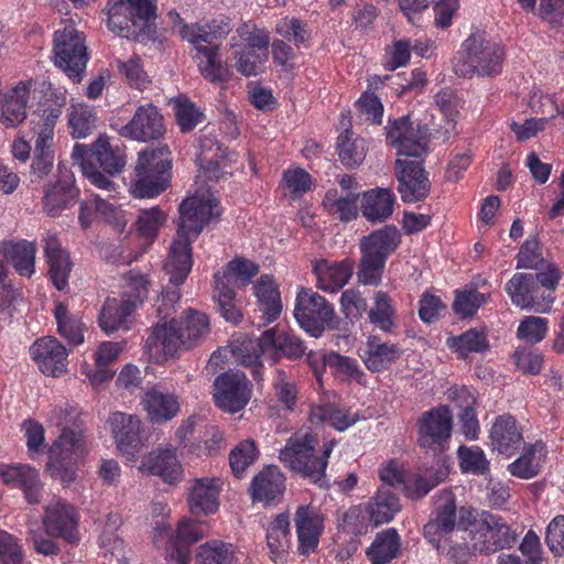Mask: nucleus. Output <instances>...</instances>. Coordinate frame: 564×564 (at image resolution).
<instances>
[{
  "label": "nucleus",
  "mask_w": 564,
  "mask_h": 564,
  "mask_svg": "<svg viewBox=\"0 0 564 564\" xmlns=\"http://www.w3.org/2000/svg\"><path fill=\"white\" fill-rule=\"evenodd\" d=\"M31 83H19L1 101L0 122L7 128H14L26 118Z\"/></svg>",
  "instance_id": "nucleus-36"
},
{
  "label": "nucleus",
  "mask_w": 564,
  "mask_h": 564,
  "mask_svg": "<svg viewBox=\"0 0 564 564\" xmlns=\"http://www.w3.org/2000/svg\"><path fill=\"white\" fill-rule=\"evenodd\" d=\"M458 55L454 72L460 77L494 76L501 69L502 50L481 32L470 34Z\"/></svg>",
  "instance_id": "nucleus-9"
},
{
  "label": "nucleus",
  "mask_w": 564,
  "mask_h": 564,
  "mask_svg": "<svg viewBox=\"0 0 564 564\" xmlns=\"http://www.w3.org/2000/svg\"><path fill=\"white\" fill-rule=\"evenodd\" d=\"M142 404L149 420L154 424H162L175 417L180 411L177 395L164 393L155 388L145 391Z\"/></svg>",
  "instance_id": "nucleus-33"
},
{
  "label": "nucleus",
  "mask_w": 564,
  "mask_h": 564,
  "mask_svg": "<svg viewBox=\"0 0 564 564\" xmlns=\"http://www.w3.org/2000/svg\"><path fill=\"white\" fill-rule=\"evenodd\" d=\"M394 195L389 188L377 187L365 192L360 210L362 216L371 223H383L393 213Z\"/></svg>",
  "instance_id": "nucleus-37"
},
{
  "label": "nucleus",
  "mask_w": 564,
  "mask_h": 564,
  "mask_svg": "<svg viewBox=\"0 0 564 564\" xmlns=\"http://www.w3.org/2000/svg\"><path fill=\"white\" fill-rule=\"evenodd\" d=\"M72 158L94 185L106 191L112 189L113 183L98 169L113 176L126 165L124 153L119 148H112L105 137H99L90 147L75 144Z\"/></svg>",
  "instance_id": "nucleus-3"
},
{
  "label": "nucleus",
  "mask_w": 564,
  "mask_h": 564,
  "mask_svg": "<svg viewBox=\"0 0 564 564\" xmlns=\"http://www.w3.org/2000/svg\"><path fill=\"white\" fill-rule=\"evenodd\" d=\"M31 355L46 376L58 377L66 370V348L54 337H44L31 346Z\"/></svg>",
  "instance_id": "nucleus-20"
},
{
  "label": "nucleus",
  "mask_w": 564,
  "mask_h": 564,
  "mask_svg": "<svg viewBox=\"0 0 564 564\" xmlns=\"http://www.w3.org/2000/svg\"><path fill=\"white\" fill-rule=\"evenodd\" d=\"M448 346L460 357H467L471 352L482 354L489 349L487 335L481 329L471 328L448 339Z\"/></svg>",
  "instance_id": "nucleus-48"
},
{
  "label": "nucleus",
  "mask_w": 564,
  "mask_h": 564,
  "mask_svg": "<svg viewBox=\"0 0 564 564\" xmlns=\"http://www.w3.org/2000/svg\"><path fill=\"white\" fill-rule=\"evenodd\" d=\"M322 518L310 506H300L295 513L299 552L308 555L318 545L322 531Z\"/></svg>",
  "instance_id": "nucleus-28"
},
{
  "label": "nucleus",
  "mask_w": 564,
  "mask_h": 564,
  "mask_svg": "<svg viewBox=\"0 0 564 564\" xmlns=\"http://www.w3.org/2000/svg\"><path fill=\"white\" fill-rule=\"evenodd\" d=\"M477 285L478 284H475L455 291L453 310L463 318L473 316L490 297V294L479 293L477 291Z\"/></svg>",
  "instance_id": "nucleus-52"
},
{
  "label": "nucleus",
  "mask_w": 564,
  "mask_h": 564,
  "mask_svg": "<svg viewBox=\"0 0 564 564\" xmlns=\"http://www.w3.org/2000/svg\"><path fill=\"white\" fill-rule=\"evenodd\" d=\"M312 420L326 422L338 431H344L358 421L357 414H349L332 404L321 405L312 411Z\"/></svg>",
  "instance_id": "nucleus-54"
},
{
  "label": "nucleus",
  "mask_w": 564,
  "mask_h": 564,
  "mask_svg": "<svg viewBox=\"0 0 564 564\" xmlns=\"http://www.w3.org/2000/svg\"><path fill=\"white\" fill-rule=\"evenodd\" d=\"M232 354L239 364L253 367L252 375L254 379H261L260 357L263 356V354L260 347V337L257 339L247 338L242 340L239 345L234 347Z\"/></svg>",
  "instance_id": "nucleus-53"
},
{
  "label": "nucleus",
  "mask_w": 564,
  "mask_h": 564,
  "mask_svg": "<svg viewBox=\"0 0 564 564\" xmlns=\"http://www.w3.org/2000/svg\"><path fill=\"white\" fill-rule=\"evenodd\" d=\"M165 133L163 116L152 104L140 106L132 119L120 129V134L132 140L148 142Z\"/></svg>",
  "instance_id": "nucleus-17"
},
{
  "label": "nucleus",
  "mask_w": 564,
  "mask_h": 564,
  "mask_svg": "<svg viewBox=\"0 0 564 564\" xmlns=\"http://www.w3.org/2000/svg\"><path fill=\"white\" fill-rule=\"evenodd\" d=\"M197 52L202 53L206 58L198 64L203 77L206 80L223 87L229 80L231 72L226 64L221 63V61L217 58L218 47L206 46L203 50H197Z\"/></svg>",
  "instance_id": "nucleus-44"
},
{
  "label": "nucleus",
  "mask_w": 564,
  "mask_h": 564,
  "mask_svg": "<svg viewBox=\"0 0 564 564\" xmlns=\"http://www.w3.org/2000/svg\"><path fill=\"white\" fill-rule=\"evenodd\" d=\"M54 64L75 83H80L88 62L87 46L83 33L67 25L54 35Z\"/></svg>",
  "instance_id": "nucleus-12"
},
{
  "label": "nucleus",
  "mask_w": 564,
  "mask_h": 564,
  "mask_svg": "<svg viewBox=\"0 0 564 564\" xmlns=\"http://www.w3.org/2000/svg\"><path fill=\"white\" fill-rule=\"evenodd\" d=\"M334 316V308L324 296L301 288L296 294L294 317L304 330L319 337L326 327L336 328Z\"/></svg>",
  "instance_id": "nucleus-13"
},
{
  "label": "nucleus",
  "mask_w": 564,
  "mask_h": 564,
  "mask_svg": "<svg viewBox=\"0 0 564 564\" xmlns=\"http://www.w3.org/2000/svg\"><path fill=\"white\" fill-rule=\"evenodd\" d=\"M231 31L229 21L220 20L206 24H183L180 29V35L192 43L196 50H203L206 46H217L216 41L225 37Z\"/></svg>",
  "instance_id": "nucleus-34"
},
{
  "label": "nucleus",
  "mask_w": 564,
  "mask_h": 564,
  "mask_svg": "<svg viewBox=\"0 0 564 564\" xmlns=\"http://www.w3.org/2000/svg\"><path fill=\"white\" fill-rule=\"evenodd\" d=\"M55 318L58 333L69 344L79 345L84 341V324L78 317L69 314L65 304L58 303L56 305Z\"/></svg>",
  "instance_id": "nucleus-50"
},
{
  "label": "nucleus",
  "mask_w": 564,
  "mask_h": 564,
  "mask_svg": "<svg viewBox=\"0 0 564 564\" xmlns=\"http://www.w3.org/2000/svg\"><path fill=\"white\" fill-rule=\"evenodd\" d=\"M490 440L494 448L507 456H513L520 449H525L521 430L511 415H500L496 419L491 427Z\"/></svg>",
  "instance_id": "nucleus-22"
},
{
  "label": "nucleus",
  "mask_w": 564,
  "mask_h": 564,
  "mask_svg": "<svg viewBox=\"0 0 564 564\" xmlns=\"http://www.w3.org/2000/svg\"><path fill=\"white\" fill-rule=\"evenodd\" d=\"M352 270V263L349 261L328 263L326 260H321L314 265L317 285L326 292L341 289L351 278Z\"/></svg>",
  "instance_id": "nucleus-39"
},
{
  "label": "nucleus",
  "mask_w": 564,
  "mask_h": 564,
  "mask_svg": "<svg viewBox=\"0 0 564 564\" xmlns=\"http://www.w3.org/2000/svg\"><path fill=\"white\" fill-rule=\"evenodd\" d=\"M178 210L176 236L164 263V271L174 285L184 283L191 272L193 264L191 236L198 237L212 219L220 216L218 200L213 194L207 197L204 195L187 197L181 203Z\"/></svg>",
  "instance_id": "nucleus-1"
},
{
  "label": "nucleus",
  "mask_w": 564,
  "mask_h": 564,
  "mask_svg": "<svg viewBox=\"0 0 564 564\" xmlns=\"http://www.w3.org/2000/svg\"><path fill=\"white\" fill-rule=\"evenodd\" d=\"M87 452L88 444L80 425L65 427L48 449L46 466L51 476L64 485L72 484L77 477L76 463Z\"/></svg>",
  "instance_id": "nucleus-10"
},
{
  "label": "nucleus",
  "mask_w": 564,
  "mask_h": 564,
  "mask_svg": "<svg viewBox=\"0 0 564 564\" xmlns=\"http://www.w3.org/2000/svg\"><path fill=\"white\" fill-rule=\"evenodd\" d=\"M209 332V319L204 313L188 310L180 321L158 324L149 340L160 344L165 356L173 357L178 349H189Z\"/></svg>",
  "instance_id": "nucleus-8"
},
{
  "label": "nucleus",
  "mask_w": 564,
  "mask_h": 564,
  "mask_svg": "<svg viewBox=\"0 0 564 564\" xmlns=\"http://www.w3.org/2000/svg\"><path fill=\"white\" fill-rule=\"evenodd\" d=\"M164 220L165 216L162 210L158 207H153L151 209L141 210L135 225L141 236L152 240Z\"/></svg>",
  "instance_id": "nucleus-59"
},
{
  "label": "nucleus",
  "mask_w": 564,
  "mask_h": 564,
  "mask_svg": "<svg viewBox=\"0 0 564 564\" xmlns=\"http://www.w3.org/2000/svg\"><path fill=\"white\" fill-rule=\"evenodd\" d=\"M108 28L140 43L158 39L156 0H109Z\"/></svg>",
  "instance_id": "nucleus-2"
},
{
  "label": "nucleus",
  "mask_w": 564,
  "mask_h": 564,
  "mask_svg": "<svg viewBox=\"0 0 564 564\" xmlns=\"http://www.w3.org/2000/svg\"><path fill=\"white\" fill-rule=\"evenodd\" d=\"M0 563H23V553L18 539L6 531H0Z\"/></svg>",
  "instance_id": "nucleus-63"
},
{
  "label": "nucleus",
  "mask_w": 564,
  "mask_h": 564,
  "mask_svg": "<svg viewBox=\"0 0 564 564\" xmlns=\"http://www.w3.org/2000/svg\"><path fill=\"white\" fill-rule=\"evenodd\" d=\"M400 510L398 496L388 488L378 489L367 507L369 519L376 527L390 522Z\"/></svg>",
  "instance_id": "nucleus-40"
},
{
  "label": "nucleus",
  "mask_w": 564,
  "mask_h": 564,
  "mask_svg": "<svg viewBox=\"0 0 564 564\" xmlns=\"http://www.w3.org/2000/svg\"><path fill=\"white\" fill-rule=\"evenodd\" d=\"M258 272V264L248 259L237 257L228 262L224 271L219 273L220 280L227 281L228 284L235 289L239 285L245 286L249 284Z\"/></svg>",
  "instance_id": "nucleus-47"
},
{
  "label": "nucleus",
  "mask_w": 564,
  "mask_h": 564,
  "mask_svg": "<svg viewBox=\"0 0 564 564\" xmlns=\"http://www.w3.org/2000/svg\"><path fill=\"white\" fill-rule=\"evenodd\" d=\"M0 475L4 482L20 487L29 503L39 505L41 502L43 485L35 468L26 465L7 466L0 468Z\"/></svg>",
  "instance_id": "nucleus-29"
},
{
  "label": "nucleus",
  "mask_w": 564,
  "mask_h": 564,
  "mask_svg": "<svg viewBox=\"0 0 564 564\" xmlns=\"http://www.w3.org/2000/svg\"><path fill=\"white\" fill-rule=\"evenodd\" d=\"M511 302L522 310L529 306V276L524 272L516 273L506 284Z\"/></svg>",
  "instance_id": "nucleus-60"
},
{
  "label": "nucleus",
  "mask_w": 564,
  "mask_h": 564,
  "mask_svg": "<svg viewBox=\"0 0 564 564\" xmlns=\"http://www.w3.org/2000/svg\"><path fill=\"white\" fill-rule=\"evenodd\" d=\"M78 189L70 176H63L55 184L50 185L44 194V212L55 217L75 204Z\"/></svg>",
  "instance_id": "nucleus-38"
},
{
  "label": "nucleus",
  "mask_w": 564,
  "mask_h": 564,
  "mask_svg": "<svg viewBox=\"0 0 564 564\" xmlns=\"http://www.w3.org/2000/svg\"><path fill=\"white\" fill-rule=\"evenodd\" d=\"M140 469L159 476L165 482L173 484L181 479L182 466L172 447L151 452L142 462Z\"/></svg>",
  "instance_id": "nucleus-31"
},
{
  "label": "nucleus",
  "mask_w": 564,
  "mask_h": 564,
  "mask_svg": "<svg viewBox=\"0 0 564 564\" xmlns=\"http://www.w3.org/2000/svg\"><path fill=\"white\" fill-rule=\"evenodd\" d=\"M401 241L395 226H386L360 239L361 258L357 269L358 282L378 286L388 257L395 251Z\"/></svg>",
  "instance_id": "nucleus-5"
},
{
  "label": "nucleus",
  "mask_w": 564,
  "mask_h": 564,
  "mask_svg": "<svg viewBox=\"0 0 564 564\" xmlns=\"http://www.w3.org/2000/svg\"><path fill=\"white\" fill-rule=\"evenodd\" d=\"M209 527L204 521L183 520L180 522L176 534L167 556L176 564H188L191 562L192 544L208 534Z\"/></svg>",
  "instance_id": "nucleus-21"
},
{
  "label": "nucleus",
  "mask_w": 564,
  "mask_h": 564,
  "mask_svg": "<svg viewBox=\"0 0 564 564\" xmlns=\"http://www.w3.org/2000/svg\"><path fill=\"white\" fill-rule=\"evenodd\" d=\"M109 423L119 451L132 454L140 444V419L135 415L116 412L110 416Z\"/></svg>",
  "instance_id": "nucleus-32"
},
{
  "label": "nucleus",
  "mask_w": 564,
  "mask_h": 564,
  "mask_svg": "<svg viewBox=\"0 0 564 564\" xmlns=\"http://www.w3.org/2000/svg\"><path fill=\"white\" fill-rule=\"evenodd\" d=\"M387 138L399 156L421 158L426 152L429 129L414 124L409 116L395 119L388 129Z\"/></svg>",
  "instance_id": "nucleus-14"
},
{
  "label": "nucleus",
  "mask_w": 564,
  "mask_h": 564,
  "mask_svg": "<svg viewBox=\"0 0 564 564\" xmlns=\"http://www.w3.org/2000/svg\"><path fill=\"white\" fill-rule=\"evenodd\" d=\"M135 311V302L130 299L118 300L108 297L98 315L99 327L107 334L119 329H129L131 316Z\"/></svg>",
  "instance_id": "nucleus-25"
},
{
  "label": "nucleus",
  "mask_w": 564,
  "mask_h": 564,
  "mask_svg": "<svg viewBox=\"0 0 564 564\" xmlns=\"http://www.w3.org/2000/svg\"><path fill=\"white\" fill-rule=\"evenodd\" d=\"M531 311L539 314L550 313L555 302V291L562 273L552 261L549 252L544 254L539 241L531 237Z\"/></svg>",
  "instance_id": "nucleus-11"
},
{
  "label": "nucleus",
  "mask_w": 564,
  "mask_h": 564,
  "mask_svg": "<svg viewBox=\"0 0 564 564\" xmlns=\"http://www.w3.org/2000/svg\"><path fill=\"white\" fill-rule=\"evenodd\" d=\"M457 508L455 505L454 496L451 491H443L436 505V517L424 527V534L426 536L433 534H441L445 539L449 535H455L459 528V520L457 521Z\"/></svg>",
  "instance_id": "nucleus-27"
},
{
  "label": "nucleus",
  "mask_w": 564,
  "mask_h": 564,
  "mask_svg": "<svg viewBox=\"0 0 564 564\" xmlns=\"http://www.w3.org/2000/svg\"><path fill=\"white\" fill-rule=\"evenodd\" d=\"M256 445L253 441H245L235 447L230 455L229 462L232 473L240 477L246 468L253 463L256 459Z\"/></svg>",
  "instance_id": "nucleus-58"
},
{
  "label": "nucleus",
  "mask_w": 564,
  "mask_h": 564,
  "mask_svg": "<svg viewBox=\"0 0 564 564\" xmlns=\"http://www.w3.org/2000/svg\"><path fill=\"white\" fill-rule=\"evenodd\" d=\"M539 17L552 28L564 25V0H541Z\"/></svg>",
  "instance_id": "nucleus-64"
},
{
  "label": "nucleus",
  "mask_w": 564,
  "mask_h": 564,
  "mask_svg": "<svg viewBox=\"0 0 564 564\" xmlns=\"http://www.w3.org/2000/svg\"><path fill=\"white\" fill-rule=\"evenodd\" d=\"M234 57L236 59L235 67L246 77L256 76L259 68L267 57V54H260L252 48L235 50Z\"/></svg>",
  "instance_id": "nucleus-57"
},
{
  "label": "nucleus",
  "mask_w": 564,
  "mask_h": 564,
  "mask_svg": "<svg viewBox=\"0 0 564 564\" xmlns=\"http://www.w3.org/2000/svg\"><path fill=\"white\" fill-rule=\"evenodd\" d=\"M394 310L391 305V299L388 293L379 291L375 296V306L369 311V319L372 324L379 326L383 332H390L393 322Z\"/></svg>",
  "instance_id": "nucleus-55"
},
{
  "label": "nucleus",
  "mask_w": 564,
  "mask_h": 564,
  "mask_svg": "<svg viewBox=\"0 0 564 564\" xmlns=\"http://www.w3.org/2000/svg\"><path fill=\"white\" fill-rule=\"evenodd\" d=\"M400 536L395 529H387L376 535L367 550V556L372 564H387L395 558L400 550Z\"/></svg>",
  "instance_id": "nucleus-41"
},
{
  "label": "nucleus",
  "mask_w": 564,
  "mask_h": 564,
  "mask_svg": "<svg viewBox=\"0 0 564 564\" xmlns=\"http://www.w3.org/2000/svg\"><path fill=\"white\" fill-rule=\"evenodd\" d=\"M455 535L463 540L469 538L474 551H479L480 554L511 547L517 541V534L500 518L489 514L476 523L471 512L464 508L459 510V528Z\"/></svg>",
  "instance_id": "nucleus-7"
},
{
  "label": "nucleus",
  "mask_w": 564,
  "mask_h": 564,
  "mask_svg": "<svg viewBox=\"0 0 564 564\" xmlns=\"http://www.w3.org/2000/svg\"><path fill=\"white\" fill-rule=\"evenodd\" d=\"M350 127L346 128L337 139V149L341 163L347 167L359 166L366 158L364 139H352Z\"/></svg>",
  "instance_id": "nucleus-46"
},
{
  "label": "nucleus",
  "mask_w": 564,
  "mask_h": 564,
  "mask_svg": "<svg viewBox=\"0 0 564 564\" xmlns=\"http://www.w3.org/2000/svg\"><path fill=\"white\" fill-rule=\"evenodd\" d=\"M285 478L276 466H268L252 480L249 491L253 501L270 502L280 498L284 491Z\"/></svg>",
  "instance_id": "nucleus-35"
},
{
  "label": "nucleus",
  "mask_w": 564,
  "mask_h": 564,
  "mask_svg": "<svg viewBox=\"0 0 564 564\" xmlns=\"http://www.w3.org/2000/svg\"><path fill=\"white\" fill-rule=\"evenodd\" d=\"M214 279V299L218 303V311L220 315L227 322L238 324L242 318V314L237 306L235 289L230 286L227 281L220 280L219 272L215 273Z\"/></svg>",
  "instance_id": "nucleus-43"
},
{
  "label": "nucleus",
  "mask_w": 564,
  "mask_h": 564,
  "mask_svg": "<svg viewBox=\"0 0 564 564\" xmlns=\"http://www.w3.org/2000/svg\"><path fill=\"white\" fill-rule=\"evenodd\" d=\"M171 169L172 161L167 145H160L140 152L134 166L135 177L131 181V194L139 198L160 195L170 185Z\"/></svg>",
  "instance_id": "nucleus-6"
},
{
  "label": "nucleus",
  "mask_w": 564,
  "mask_h": 564,
  "mask_svg": "<svg viewBox=\"0 0 564 564\" xmlns=\"http://www.w3.org/2000/svg\"><path fill=\"white\" fill-rule=\"evenodd\" d=\"M358 194L349 193L346 196H337V192H327L323 205L326 210L336 216L340 221L349 223L358 216Z\"/></svg>",
  "instance_id": "nucleus-45"
},
{
  "label": "nucleus",
  "mask_w": 564,
  "mask_h": 564,
  "mask_svg": "<svg viewBox=\"0 0 564 564\" xmlns=\"http://www.w3.org/2000/svg\"><path fill=\"white\" fill-rule=\"evenodd\" d=\"M76 523L72 506L57 501L45 507L43 524L47 535L62 536L73 543L76 541Z\"/></svg>",
  "instance_id": "nucleus-23"
},
{
  "label": "nucleus",
  "mask_w": 564,
  "mask_h": 564,
  "mask_svg": "<svg viewBox=\"0 0 564 564\" xmlns=\"http://www.w3.org/2000/svg\"><path fill=\"white\" fill-rule=\"evenodd\" d=\"M175 117L182 132L194 130L205 119L204 113L188 99H177Z\"/></svg>",
  "instance_id": "nucleus-56"
},
{
  "label": "nucleus",
  "mask_w": 564,
  "mask_h": 564,
  "mask_svg": "<svg viewBox=\"0 0 564 564\" xmlns=\"http://www.w3.org/2000/svg\"><path fill=\"white\" fill-rule=\"evenodd\" d=\"M221 485L217 477L195 479L188 497L191 512L196 516L216 512Z\"/></svg>",
  "instance_id": "nucleus-26"
},
{
  "label": "nucleus",
  "mask_w": 564,
  "mask_h": 564,
  "mask_svg": "<svg viewBox=\"0 0 564 564\" xmlns=\"http://www.w3.org/2000/svg\"><path fill=\"white\" fill-rule=\"evenodd\" d=\"M256 296L258 297L260 311L268 322H273L279 317L282 311L280 292L273 279L269 275H262L254 285Z\"/></svg>",
  "instance_id": "nucleus-42"
},
{
  "label": "nucleus",
  "mask_w": 564,
  "mask_h": 564,
  "mask_svg": "<svg viewBox=\"0 0 564 564\" xmlns=\"http://www.w3.org/2000/svg\"><path fill=\"white\" fill-rule=\"evenodd\" d=\"M197 564H237L230 544L213 540L200 545L196 555Z\"/></svg>",
  "instance_id": "nucleus-51"
},
{
  "label": "nucleus",
  "mask_w": 564,
  "mask_h": 564,
  "mask_svg": "<svg viewBox=\"0 0 564 564\" xmlns=\"http://www.w3.org/2000/svg\"><path fill=\"white\" fill-rule=\"evenodd\" d=\"M8 259L12 262L14 269L24 276H31L34 273L36 247L34 242L26 240L12 243L6 250Z\"/></svg>",
  "instance_id": "nucleus-49"
},
{
  "label": "nucleus",
  "mask_w": 564,
  "mask_h": 564,
  "mask_svg": "<svg viewBox=\"0 0 564 564\" xmlns=\"http://www.w3.org/2000/svg\"><path fill=\"white\" fill-rule=\"evenodd\" d=\"M452 421V414L446 406L424 413L420 420V445L433 451L440 449L451 436Z\"/></svg>",
  "instance_id": "nucleus-18"
},
{
  "label": "nucleus",
  "mask_w": 564,
  "mask_h": 564,
  "mask_svg": "<svg viewBox=\"0 0 564 564\" xmlns=\"http://www.w3.org/2000/svg\"><path fill=\"white\" fill-rule=\"evenodd\" d=\"M214 399L217 406L226 412L236 413L250 400V382L241 371L220 373L214 382Z\"/></svg>",
  "instance_id": "nucleus-15"
},
{
  "label": "nucleus",
  "mask_w": 564,
  "mask_h": 564,
  "mask_svg": "<svg viewBox=\"0 0 564 564\" xmlns=\"http://www.w3.org/2000/svg\"><path fill=\"white\" fill-rule=\"evenodd\" d=\"M94 113L84 107H74L69 116V124L74 138L80 139L87 137L95 128Z\"/></svg>",
  "instance_id": "nucleus-61"
},
{
  "label": "nucleus",
  "mask_w": 564,
  "mask_h": 564,
  "mask_svg": "<svg viewBox=\"0 0 564 564\" xmlns=\"http://www.w3.org/2000/svg\"><path fill=\"white\" fill-rule=\"evenodd\" d=\"M545 542L554 556H564V514L551 520L546 528Z\"/></svg>",
  "instance_id": "nucleus-62"
},
{
  "label": "nucleus",
  "mask_w": 564,
  "mask_h": 564,
  "mask_svg": "<svg viewBox=\"0 0 564 564\" xmlns=\"http://www.w3.org/2000/svg\"><path fill=\"white\" fill-rule=\"evenodd\" d=\"M260 347L264 357L275 364L281 356L300 359L306 350L303 341L293 333L265 330L260 336Z\"/></svg>",
  "instance_id": "nucleus-19"
},
{
  "label": "nucleus",
  "mask_w": 564,
  "mask_h": 564,
  "mask_svg": "<svg viewBox=\"0 0 564 564\" xmlns=\"http://www.w3.org/2000/svg\"><path fill=\"white\" fill-rule=\"evenodd\" d=\"M398 192L404 203H416L430 194L431 183L422 162L398 159L395 161Z\"/></svg>",
  "instance_id": "nucleus-16"
},
{
  "label": "nucleus",
  "mask_w": 564,
  "mask_h": 564,
  "mask_svg": "<svg viewBox=\"0 0 564 564\" xmlns=\"http://www.w3.org/2000/svg\"><path fill=\"white\" fill-rule=\"evenodd\" d=\"M401 354L399 345L382 341L378 336H369L360 357L368 370L379 372L395 362Z\"/></svg>",
  "instance_id": "nucleus-30"
},
{
  "label": "nucleus",
  "mask_w": 564,
  "mask_h": 564,
  "mask_svg": "<svg viewBox=\"0 0 564 564\" xmlns=\"http://www.w3.org/2000/svg\"><path fill=\"white\" fill-rule=\"evenodd\" d=\"M317 445L318 440L313 433H295L280 451V459L293 471L322 485L334 442L324 444L319 454Z\"/></svg>",
  "instance_id": "nucleus-4"
},
{
  "label": "nucleus",
  "mask_w": 564,
  "mask_h": 564,
  "mask_svg": "<svg viewBox=\"0 0 564 564\" xmlns=\"http://www.w3.org/2000/svg\"><path fill=\"white\" fill-rule=\"evenodd\" d=\"M44 254L48 264V275L54 286L63 291L68 285L72 271L69 254L65 251L55 235L48 234L44 239Z\"/></svg>",
  "instance_id": "nucleus-24"
}]
</instances>
